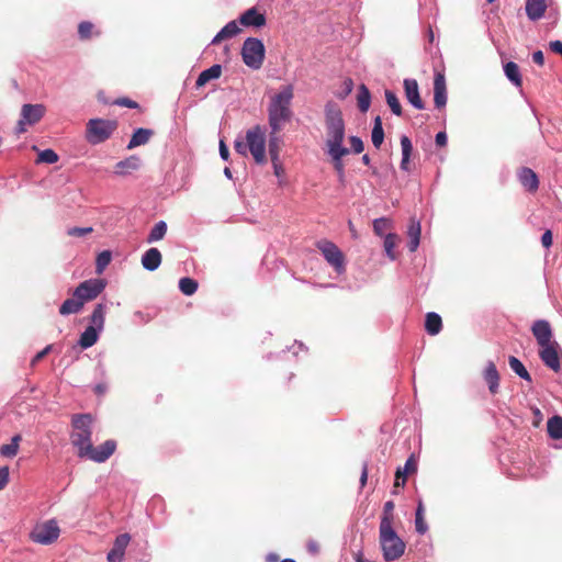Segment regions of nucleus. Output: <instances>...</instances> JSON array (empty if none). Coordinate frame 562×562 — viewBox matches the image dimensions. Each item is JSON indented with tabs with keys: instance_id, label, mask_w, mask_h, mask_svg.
Returning <instances> with one entry per match:
<instances>
[{
	"instance_id": "nucleus-52",
	"label": "nucleus",
	"mask_w": 562,
	"mask_h": 562,
	"mask_svg": "<svg viewBox=\"0 0 562 562\" xmlns=\"http://www.w3.org/2000/svg\"><path fill=\"white\" fill-rule=\"evenodd\" d=\"M92 231V227H71L67 231V234L72 237H82Z\"/></svg>"
},
{
	"instance_id": "nucleus-57",
	"label": "nucleus",
	"mask_w": 562,
	"mask_h": 562,
	"mask_svg": "<svg viewBox=\"0 0 562 562\" xmlns=\"http://www.w3.org/2000/svg\"><path fill=\"white\" fill-rule=\"evenodd\" d=\"M541 244L544 248L552 246V232L547 229L541 236Z\"/></svg>"
},
{
	"instance_id": "nucleus-4",
	"label": "nucleus",
	"mask_w": 562,
	"mask_h": 562,
	"mask_svg": "<svg viewBox=\"0 0 562 562\" xmlns=\"http://www.w3.org/2000/svg\"><path fill=\"white\" fill-rule=\"evenodd\" d=\"M379 541L386 562L400 559L405 552L406 544L397 536L393 525H380Z\"/></svg>"
},
{
	"instance_id": "nucleus-18",
	"label": "nucleus",
	"mask_w": 562,
	"mask_h": 562,
	"mask_svg": "<svg viewBox=\"0 0 562 562\" xmlns=\"http://www.w3.org/2000/svg\"><path fill=\"white\" fill-rule=\"evenodd\" d=\"M434 102L437 108H443L447 103L446 78L442 72H436L434 80Z\"/></svg>"
},
{
	"instance_id": "nucleus-59",
	"label": "nucleus",
	"mask_w": 562,
	"mask_h": 562,
	"mask_svg": "<svg viewBox=\"0 0 562 562\" xmlns=\"http://www.w3.org/2000/svg\"><path fill=\"white\" fill-rule=\"evenodd\" d=\"M532 60L533 63H536L537 65L539 66H543L544 64V56H543V53L541 50H536L533 54H532Z\"/></svg>"
},
{
	"instance_id": "nucleus-62",
	"label": "nucleus",
	"mask_w": 562,
	"mask_h": 562,
	"mask_svg": "<svg viewBox=\"0 0 562 562\" xmlns=\"http://www.w3.org/2000/svg\"><path fill=\"white\" fill-rule=\"evenodd\" d=\"M550 49L552 52H554L555 54H559L562 56V42L561 41L550 42Z\"/></svg>"
},
{
	"instance_id": "nucleus-33",
	"label": "nucleus",
	"mask_w": 562,
	"mask_h": 562,
	"mask_svg": "<svg viewBox=\"0 0 562 562\" xmlns=\"http://www.w3.org/2000/svg\"><path fill=\"white\" fill-rule=\"evenodd\" d=\"M22 436L20 434L14 435L11 438V442L8 445L0 446V454L4 458H13L18 454Z\"/></svg>"
},
{
	"instance_id": "nucleus-29",
	"label": "nucleus",
	"mask_w": 562,
	"mask_h": 562,
	"mask_svg": "<svg viewBox=\"0 0 562 562\" xmlns=\"http://www.w3.org/2000/svg\"><path fill=\"white\" fill-rule=\"evenodd\" d=\"M83 308L82 302L75 296V292L72 293V297L67 299L59 307L60 315H69L77 314Z\"/></svg>"
},
{
	"instance_id": "nucleus-50",
	"label": "nucleus",
	"mask_w": 562,
	"mask_h": 562,
	"mask_svg": "<svg viewBox=\"0 0 562 562\" xmlns=\"http://www.w3.org/2000/svg\"><path fill=\"white\" fill-rule=\"evenodd\" d=\"M391 226V222L385 217H380L373 222V231L376 235L382 236Z\"/></svg>"
},
{
	"instance_id": "nucleus-21",
	"label": "nucleus",
	"mask_w": 562,
	"mask_h": 562,
	"mask_svg": "<svg viewBox=\"0 0 562 562\" xmlns=\"http://www.w3.org/2000/svg\"><path fill=\"white\" fill-rule=\"evenodd\" d=\"M518 179L521 186L529 192H536L539 188L538 176L532 169L528 167H522L518 171Z\"/></svg>"
},
{
	"instance_id": "nucleus-55",
	"label": "nucleus",
	"mask_w": 562,
	"mask_h": 562,
	"mask_svg": "<svg viewBox=\"0 0 562 562\" xmlns=\"http://www.w3.org/2000/svg\"><path fill=\"white\" fill-rule=\"evenodd\" d=\"M234 148L238 154L246 156L248 153L247 140L246 139L245 140H241V139L235 140Z\"/></svg>"
},
{
	"instance_id": "nucleus-34",
	"label": "nucleus",
	"mask_w": 562,
	"mask_h": 562,
	"mask_svg": "<svg viewBox=\"0 0 562 562\" xmlns=\"http://www.w3.org/2000/svg\"><path fill=\"white\" fill-rule=\"evenodd\" d=\"M504 71L506 77L516 86L521 87L522 79L519 72V67L514 61H508L504 65Z\"/></svg>"
},
{
	"instance_id": "nucleus-26",
	"label": "nucleus",
	"mask_w": 562,
	"mask_h": 562,
	"mask_svg": "<svg viewBox=\"0 0 562 562\" xmlns=\"http://www.w3.org/2000/svg\"><path fill=\"white\" fill-rule=\"evenodd\" d=\"M241 30L236 21L228 22L212 40V44H218L224 40L236 36Z\"/></svg>"
},
{
	"instance_id": "nucleus-27",
	"label": "nucleus",
	"mask_w": 562,
	"mask_h": 562,
	"mask_svg": "<svg viewBox=\"0 0 562 562\" xmlns=\"http://www.w3.org/2000/svg\"><path fill=\"white\" fill-rule=\"evenodd\" d=\"M407 235L409 238L408 249L414 252L418 248L420 241V223L418 221L411 220Z\"/></svg>"
},
{
	"instance_id": "nucleus-13",
	"label": "nucleus",
	"mask_w": 562,
	"mask_h": 562,
	"mask_svg": "<svg viewBox=\"0 0 562 562\" xmlns=\"http://www.w3.org/2000/svg\"><path fill=\"white\" fill-rule=\"evenodd\" d=\"M531 331L539 347L551 345L554 342L552 341L553 334L551 325L546 319H538L533 322L531 326Z\"/></svg>"
},
{
	"instance_id": "nucleus-17",
	"label": "nucleus",
	"mask_w": 562,
	"mask_h": 562,
	"mask_svg": "<svg viewBox=\"0 0 562 562\" xmlns=\"http://www.w3.org/2000/svg\"><path fill=\"white\" fill-rule=\"evenodd\" d=\"M239 22L246 27H262L266 25V16L257 8L246 10L240 16Z\"/></svg>"
},
{
	"instance_id": "nucleus-2",
	"label": "nucleus",
	"mask_w": 562,
	"mask_h": 562,
	"mask_svg": "<svg viewBox=\"0 0 562 562\" xmlns=\"http://www.w3.org/2000/svg\"><path fill=\"white\" fill-rule=\"evenodd\" d=\"M293 98V89L285 86L272 99L268 108L269 125L273 131H281L282 125L291 120V101Z\"/></svg>"
},
{
	"instance_id": "nucleus-49",
	"label": "nucleus",
	"mask_w": 562,
	"mask_h": 562,
	"mask_svg": "<svg viewBox=\"0 0 562 562\" xmlns=\"http://www.w3.org/2000/svg\"><path fill=\"white\" fill-rule=\"evenodd\" d=\"M94 25L91 22L83 21L78 26V34L81 40H89L92 36Z\"/></svg>"
},
{
	"instance_id": "nucleus-61",
	"label": "nucleus",
	"mask_w": 562,
	"mask_h": 562,
	"mask_svg": "<svg viewBox=\"0 0 562 562\" xmlns=\"http://www.w3.org/2000/svg\"><path fill=\"white\" fill-rule=\"evenodd\" d=\"M220 155L224 160H227L229 157V150L224 140H220Z\"/></svg>"
},
{
	"instance_id": "nucleus-58",
	"label": "nucleus",
	"mask_w": 562,
	"mask_h": 562,
	"mask_svg": "<svg viewBox=\"0 0 562 562\" xmlns=\"http://www.w3.org/2000/svg\"><path fill=\"white\" fill-rule=\"evenodd\" d=\"M52 345H48L42 351L37 352L32 360V364H35L36 362L41 361L52 350Z\"/></svg>"
},
{
	"instance_id": "nucleus-10",
	"label": "nucleus",
	"mask_w": 562,
	"mask_h": 562,
	"mask_svg": "<svg viewBox=\"0 0 562 562\" xmlns=\"http://www.w3.org/2000/svg\"><path fill=\"white\" fill-rule=\"evenodd\" d=\"M59 527L56 521L48 520L44 524L37 525L30 533V538L35 543L50 544L59 537Z\"/></svg>"
},
{
	"instance_id": "nucleus-53",
	"label": "nucleus",
	"mask_w": 562,
	"mask_h": 562,
	"mask_svg": "<svg viewBox=\"0 0 562 562\" xmlns=\"http://www.w3.org/2000/svg\"><path fill=\"white\" fill-rule=\"evenodd\" d=\"M9 477V467H0V491H2L8 485Z\"/></svg>"
},
{
	"instance_id": "nucleus-37",
	"label": "nucleus",
	"mask_w": 562,
	"mask_h": 562,
	"mask_svg": "<svg viewBox=\"0 0 562 562\" xmlns=\"http://www.w3.org/2000/svg\"><path fill=\"white\" fill-rule=\"evenodd\" d=\"M401 146H402V161H401V168L403 170L408 171L409 170V157L413 150V146L411 143V139L407 136L401 137Z\"/></svg>"
},
{
	"instance_id": "nucleus-60",
	"label": "nucleus",
	"mask_w": 562,
	"mask_h": 562,
	"mask_svg": "<svg viewBox=\"0 0 562 562\" xmlns=\"http://www.w3.org/2000/svg\"><path fill=\"white\" fill-rule=\"evenodd\" d=\"M436 145L439 147H443L447 145V134L445 132H439L436 135Z\"/></svg>"
},
{
	"instance_id": "nucleus-16",
	"label": "nucleus",
	"mask_w": 562,
	"mask_h": 562,
	"mask_svg": "<svg viewBox=\"0 0 562 562\" xmlns=\"http://www.w3.org/2000/svg\"><path fill=\"white\" fill-rule=\"evenodd\" d=\"M403 85L407 101L417 110H423L425 104L419 95L417 81L415 79H405Z\"/></svg>"
},
{
	"instance_id": "nucleus-28",
	"label": "nucleus",
	"mask_w": 562,
	"mask_h": 562,
	"mask_svg": "<svg viewBox=\"0 0 562 562\" xmlns=\"http://www.w3.org/2000/svg\"><path fill=\"white\" fill-rule=\"evenodd\" d=\"M280 131H273L271 130L270 138H269V155L272 161V165H277V160L282 147V139L278 135Z\"/></svg>"
},
{
	"instance_id": "nucleus-44",
	"label": "nucleus",
	"mask_w": 562,
	"mask_h": 562,
	"mask_svg": "<svg viewBox=\"0 0 562 562\" xmlns=\"http://www.w3.org/2000/svg\"><path fill=\"white\" fill-rule=\"evenodd\" d=\"M385 99H386V103L390 106L391 111L395 115L401 116L403 111H402V105H401L400 100L396 97V94L394 92H392L391 90H385Z\"/></svg>"
},
{
	"instance_id": "nucleus-38",
	"label": "nucleus",
	"mask_w": 562,
	"mask_h": 562,
	"mask_svg": "<svg viewBox=\"0 0 562 562\" xmlns=\"http://www.w3.org/2000/svg\"><path fill=\"white\" fill-rule=\"evenodd\" d=\"M371 140L375 148H380L384 140V131L382 126V120L380 116L374 119V124L371 133Z\"/></svg>"
},
{
	"instance_id": "nucleus-15",
	"label": "nucleus",
	"mask_w": 562,
	"mask_h": 562,
	"mask_svg": "<svg viewBox=\"0 0 562 562\" xmlns=\"http://www.w3.org/2000/svg\"><path fill=\"white\" fill-rule=\"evenodd\" d=\"M130 541L131 536L128 533L119 535L113 542L112 549L108 552L106 560L109 562H122Z\"/></svg>"
},
{
	"instance_id": "nucleus-41",
	"label": "nucleus",
	"mask_w": 562,
	"mask_h": 562,
	"mask_svg": "<svg viewBox=\"0 0 562 562\" xmlns=\"http://www.w3.org/2000/svg\"><path fill=\"white\" fill-rule=\"evenodd\" d=\"M167 233V224L164 221H159L155 226L151 228L148 237L147 243H154L162 239Z\"/></svg>"
},
{
	"instance_id": "nucleus-22",
	"label": "nucleus",
	"mask_w": 562,
	"mask_h": 562,
	"mask_svg": "<svg viewBox=\"0 0 562 562\" xmlns=\"http://www.w3.org/2000/svg\"><path fill=\"white\" fill-rule=\"evenodd\" d=\"M162 260L161 252L157 248H149L142 256V265L148 271L158 269Z\"/></svg>"
},
{
	"instance_id": "nucleus-24",
	"label": "nucleus",
	"mask_w": 562,
	"mask_h": 562,
	"mask_svg": "<svg viewBox=\"0 0 562 562\" xmlns=\"http://www.w3.org/2000/svg\"><path fill=\"white\" fill-rule=\"evenodd\" d=\"M547 10L546 0H527L526 13L532 21L539 20L543 16Z\"/></svg>"
},
{
	"instance_id": "nucleus-47",
	"label": "nucleus",
	"mask_w": 562,
	"mask_h": 562,
	"mask_svg": "<svg viewBox=\"0 0 562 562\" xmlns=\"http://www.w3.org/2000/svg\"><path fill=\"white\" fill-rule=\"evenodd\" d=\"M393 510H394V503L392 501L386 502L383 507V514L381 517L380 525H384V524L393 525V521H394Z\"/></svg>"
},
{
	"instance_id": "nucleus-45",
	"label": "nucleus",
	"mask_w": 562,
	"mask_h": 562,
	"mask_svg": "<svg viewBox=\"0 0 562 562\" xmlns=\"http://www.w3.org/2000/svg\"><path fill=\"white\" fill-rule=\"evenodd\" d=\"M59 159L53 149H44L38 153L36 164H55Z\"/></svg>"
},
{
	"instance_id": "nucleus-9",
	"label": "nucleus",
	"mask_w": 562,
	"mask_h": 562,
	"mask_svg": "<svg viewBox=\"0 0 562 562\" xmlns=\"http://www.w3.org/2000/svg\"><path fill=\"white\" fill-rule=\"evenodd\" d=\"M316 247L321 250L326 261L338 272L345 271V256L342 251L327 239L317 241Z\"/></svg>"
},
{
	"instance_id": "nucleus-63",
	"label": "nucleus",
	"mask_w": 562,
	"mask_h": 562,
	"mask_svg": "<svg viewBox=\"0 0 562 562\" xmlns=\"http://www.w3.org/2000/svg\"><path fill=\"white\" fill-rule=\"evenodd\" d=\"M108 390V386L105 383H99L94 386L93 391L97 395H103Z\"/></svg>"
},
{
	"instance_id": "nucleus-43",
	"label": "nucleus",
	"mask_w": 562,
	"mask_h": 562,
	"mask_svg": "<svg viewBox=\"0 0 562 562\" xmlns=\"http://www.w3.org/2000/svg\"><path fill=\"white\" fill-rule=\"evenodd\" d=\"M179 289L184 295H192L198 290V282L188 277L181 278L179 280Z\"/></svg>"
},
{
	"instance_id": "nucleus-23",
	"label": "nucleus",
	"mask_w": 562,
	"mask_h": 562,
	"mask_svg": "<svg viewBox=\"0 0 562 562\" xmlns=\"http://www.w3.org/2000/svg\"><path fill=\"white\" fill-rule=\"evenodd\" d=\"M140 167V158L136 155H132L124 160L119 161L115 165V173L119 176H126L137 170Z\"/></svg>"
},
{
	"instance_id": "nucleus-56",
	"label": "nucleus",
	"mask_w": 562,
	"mask_h": 562,
	"mask_svg": "<svg viewBox=\"0 0 562 562\" xmlns=\"http://www.w3.org/2000/svg\"><path fill=\"white\" fill-rule=\"evenodd\" d=\"M114 104H117V105H122V106H126V108H131V109H136L138 108V104L137 102L128 99V98H120V99H116L114 102Z\"/></svg>"
},
{
	"instance_id": "nucleus-14",
	"label": "nucleus",
	"mask_w": 562,
	"mask_h": 562,
	"mask_svg": "<svg viewBox=\"0 0 562 562\" xmlns=\"http://www.w3.org/2000/svg\"><path fill=\"white\" fill-rule=\"evenodd\" d=\"M558 349V344L553 342L551 345L540 347L539 350V357L542 362L554 372H559L561 369L560 355Z\"/></svg>"
},
{
	"instance_id": "nucleus-19",
	"label": "nucleus",
	"mask_w": 562,
	"mask_h": 562,
	"mask_svg": "<svg viewBox=\"0 0 562 562\" xmlns=\"http://www.w3.org/2000/svg\"><path fill=\"white\" fill-rule=\"evenodd\" d=\"M483 379L488 385V391L491 394L498 393L501 376L493 361H488L485 369L483 370Z\"/></svg>"
},
{
	"instance_id": "nucleus-8",
	"label": "nucleus",
	"mask_w": 562,
	"mask_h": 562,
	"mask_svg": "<svg viewBox=\"0 0 562 562\" xmlns=\"http://www.w3.org/2000/svg\"><path fill=\"white\" fill-rule=\"evenodd\" d=\"M46 108L43 104H24L21 109V117L16 124V134L26 132V125L38 123L45 115Z\"/></svg>"
},
{
	"instance_id": "nucleus-46",
	"label": "nucleus",
	"mask_w": 562,
	"mask_h": 562,
	"mask_svg": "<svg viewBox=\"0 0 562 562\" xmlns=\"http://www.w3.org/2000/svg\"><path fill=\"white\" fill-rule=\"evenodd\" d=\"M397 236L395 234H387L384 238V250L391 260L396 258L394 248L396 246Z\"/></svg>"
},
{
	"instance_id": "nucleus-54",
	"label": "nucleus",
	"mask_w": 562,
	"mask_h": 562,
	"mask_svg": "<svg viewBox=\"0 0 562 562\" xmlns=\"http://www.w3.org/2000/svg\"><path fill=\"white\" fill-rule=\"evenodd\" d=\"M306 549L307 551L313 554V555H316L321 552V544L318 541L314 540V539H310L307 542H306Z\"/></svg>"
},
{
	"instance_id": "nucleus-25",
	"label": "nucleus",
	"mask_w": 562,
	"mask_h": 562,
	"mask_svg": "<svg viewBox=\"0 0 562 562\" xmlns=\"http://www.w3.org/2000/svg\"><path fill=\"white\" fill-rule=\"evenodd\" d=\"M221 75H222V66L218 64H215V65L211 66L210 68L203 70L199 75V77L195 81V86H196V88H201V87L205 86L210 80L220 78Z\"/></svg>"
},
{
	"instance_id": "nucleus-11",
	"label": "nucleus",
	"mask_w": 562,
	"mask_h": 562,
	"mask_svg": "<svg viewBox=\"0 0 562 562\" xmlns=\"http://www.w3.org/2000/svg\"><path fill=\"white\" fill-rule=\"evenodd\" d=\"M105 288V282L102 279H90L81 282L75 289V296H77L82 304L94 300Z\"/></svg>"
},
{
	"instance_id": "nucleus-32",
	"label": "nucleus",
	"mask_w": 562,
	"mask_h": 562,
	"mask_svg": "<svg viewBox=\"0 0 562 562\" xmlns=\"http://www.w3.org/2000/svg\"><path fill=\"white\" fill-rule=\"evenodd\" d=\"M99 331L94 326H88L79 338L80 347L83 349L92 347L98 340Z\"/></svg>"
},
{
	"instance_id": "nucleus-51",
	"label": "nucleus",
	"mask_w": 562,
	"mask_h": 562,
	"mask_svg": "<svg viewBox=\"0 0 562 562\" xmlns=\"http://www.w3.org/2000/svg\"><path fill=\"white\" fill-rule=\"evenodd\" d=\"M349 143H350V148H349L350 151H353L355 154H360L363 151L364 145L360 137L351 136L349 138Z\"/></svg>"
},
{
	"instance_id": "nucleus-64",
	"label": "nucleus",
	"mask_w": 562,
	"mask_h": 562,
	"mask_svg": "<svg viewBox=\"0 0 562 562\" xmlns=\"http://www.w3.org/2000/svg\"><path fill=\"white\" fill-rule=\"evenodd\" d=\"M367 480H368V464L364 463L362 467V472H361V476H360L361 486L366 485Z\"/></svg>"
},
{
	"instance_id": "nucleus-36",
	"label": "nucleus",
	"mask_w": 562,
	"mask_h": 562,
	"mask_svg": "<svg viewBox=\"0 0 562 562\" xmlns=\"http://www.w3.org/2000/svg\"><path fill=\"white\" fill-rule=\"evenodd\" d=\"M508 363H509V367L510 369L519 376L521 378L522 380L527 381V382H531L532 379H531V375L529 374V372L527 371V369L525 368L524 363L516 357L514 356H510L508 358Z\"/></svg>"
},
{
	"instance_id": "nucleus-40",
	"label": "nucleus",
	"mask_w": 562,
	"mask_h": 562,
	"mask_svg": "<svg viewBox=\"0 0 562 562\" xmlns=\"http://www.w3.org/2000/svg\"><path fill=\"white\" fill-rule=\"evenodd\" d=\"M548 434L552 439H561L562 438V417L553 416L549 418L548 424Z\"/></svg>"
},
{
	"instance_id": "nucleus-42",
	"label": "nucleus",
	"mask_w": 562,
	"mask_h": 562,
	"mask_svg": "<svg viewBox=\"0 0 562 562\" xmlns=\"http://www.w3.org/2000/svg\"><path fill=\"white\" fill-rule=\"evenodd\" d=\"M424 504L419 501L415 515V527L416 531L420 535H424L428 530V526L424 520Z\"/></svg>"
},
{
	"instance_id": "nucleus-39",
	"label": "nucleus",
	"mask_w": 562,
	"mask_h": 562,
	"mask_svg": "<svg viewBox=\"0 0 562 562\" xmlns=\"http://www.w3.org/2000/svg\"><path fill=\"white\" fill-rule=\"evenodd\" d=\"M105 306L103 304H97L91 316L90 326H94L98 330H102L104 326Z\"/></svg>"
},
{
	"instance_id": "nucleus-31",
	"label": "nucleus",
	"mask_w": 562,
	"mask_h": 562,
	"mask_svg": "<svg viewBox=\"0 0 562 562\" xmlns=\"http://www.w3.org/2000/svg\"><path fill=\"white\" fill-rule=\"evenodd\" d=\"M442 328L441 317L434 312L426 314L425 329L429 335H437Z\"/></svg>"
},
{
	"instance_id": "nucleus-5",
	"label": "nucleus",
	"mask_w": 562,
	"mask_h": 562,
	"mask_svg": "<svg viewBox=\"0 0 562 562\" xmlns=\"http://www.w3.org/2000/svg\"><path fill=\"white\" fill-rule=\"evenodd\" d=\"M241 58L244 64L254 69H260L266 56V48L259 38L248 37L245 40L241 47Z\"/></svg>"
},
{
	"instance_id": "nucleus-7",
	"label": "nucleus",
	"mask_w": 562,
	"mask_h": 562,
	"mask_svg": "<svg viewBox=\"0 0 562 562\" xmlns=\"http://www.w3.org/2000/svg\"><path fill=\"white\" fill-rule=\"evenodd\" d=\"M117 128L114 120L91 119L87 123V139L91 144H100L111 137Z\"/></svg>"
},
{
	"instance_id": "nucleus-30",
	"label": "nucleus",
	"mask_w": 562,
	"mask_h": 562,
	"mask_svg": "<svg viewBox=\"0 0 562 562\" xmlns=\"http://www.w3.org/2000/svg\"><path fill=\"white\" fill-rule=\"evenodd\" d=\"M153 135V131L151 130H147V128H137L131 139H130V143L127 145V148L128 149H133L137 146H140V145H145L150 136Z\"/></svg>"
},
{
	"instance_id": "nucleus-35",
	"label": "nucleus",
	"mask_w": 562,
	"mask_h": 562,
	"mask_svg": "<svg viewBox=\"0 0 562 562\" xmlns=\"http://www.w3.org/2000/svg\"><path fill=\"white\" fill-rule=\"evenodd\" d=\"M371 103V93L366 85H360L358 88L357 104L361 112H367Z\"/></svg>"
},
{
	"instance_id": "nucleus-3",
	"label": "nucleus",
	"mask_w": 562,
	"mask_h": 562,
	"mask_svg": "<svg viewBox=\"0 0 562 562\" xmlns=\"http://www.w3.org/2000/svg\"><path fill=\"white\" fill-rule=\"evenodd\" d=\"M93 422L94 418L89 413L74 414L71 416L72 431L70 434V441L77 449V456L79 458L91 448Z\"/></svg>"
},
{
	"instance_id": "nucleus-12",
	"label": "nucleus",
	"mask_w": 562,
	"mask_h": 562,
	"mask_svg": "<svg viewBox=\"0 0 562 562\" xmlns=\"http://www.w3.org/2000/svg\"><path fill=\"white\" fill-rule=\"evenodd\" d=\"M115 449L116 442L110 439L98 447H94L92 443L89 451L83 453L80 458H87L94 462L101 463L106 461L114 453Z\"/></svg>"
},
{
	"instance_id": "nucleus-20",
	"label": "nucleus",
	"mask_w": 562,
	"mask_h": 562,
	"mask_svg": "<svg viewBox=\"0 0 562 562\" xmlns=\"http://www.w3.org/2000/svg\"><path fill=\"white\" fill-rule=\"evenodd\" d=\"M417 471V461L415 456L412 454L405 462L404 468H398L395 473L394 487L404 486L407 480V475Z\"/></svg>"
},
{
	"instance_id": "nucleus-48",
	"label": "nucleus",
	"mask_w": 562,
	"mask_h": 562,
	"mask_svg": "<svg viewBox=\"0 0 562 562\" xmlns=\"http://www.w3.org/2000/svg\"><path fill=\"white\" fill-rule=\"evenodd\" d=\"M111 258H112V255L109 250H104L98 255L97 261H95V269H97L98 273L103 272V270L111 262Z\"/></svg>"
},
{
	"instance_id": "nucleus-1",
	"label": "nucleus",
	"mask_w": 562,
	"mask_h": 562,
	"mask_svg": "<svg viewBox=\"0 0 562 562\" xmlns=\"http://www.w3.org/2000/svg\"><path fill=\"white\" fill-rule=\"evenodd\" d=\"M325 150L330 162L337 172L338 180L345 184V164L342 158L350 154L349 148L344 146L346 126L341 110L334 102L325 106Z\"/></svg>"
},
{
	"instance_id": "nucleus-6",
	"label": "nucleus",
	"mask_w": 562,
	"mask_h": 562,
	"mask_svg": "<svg viewBox=\"0 0 562 562\" xmlns=\"http://www.w3.org/2000/svg\"><path fill=\"white\" fill-rule=\"evenodd\" d=\"M246 140L254 160L259 165L266 164V130L260 125L252 126L246 132Z\"/></svg>"
}]
</instances>
